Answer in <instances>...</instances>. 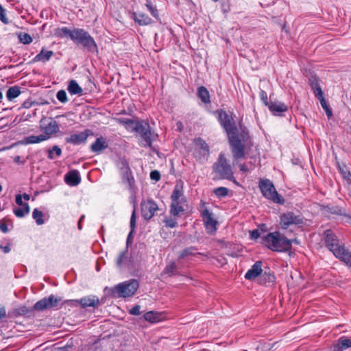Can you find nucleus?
<instances>
[{
  "instance_id": "57",
  "label": "nucleus",
  "mask_w": 351,
  "mask_h": 351,
  "mask_svg": "<svg viewBox=\"0 0 351 351\" xmlns=\"http://www.w3.org/2000/svg\"><path fill=\"white\" fill-rule=\"evenodd\" d=\"M138 288V281L133 280V295L135 294L136 291Z\"/></svg>"
},
{
  "instance_id": "4",
  "label": "nucleus",
  "mask_w": 351,
  "mask_h": 351,
  "mask_svg": "<svg viewBox=\"0 0 351 351\" xmlns=\"http://www.w3.org/2000/svg\"><path fill=\"white\" fill-rule=\"evenodd\" d=\"M71 40L76 45H80L89 52H97V45L93 38L88 32L83 29L74 28L71 35Z\"/></svg>"
},
{
  "instance_id": "5",
  "label": "nucleus",
  "mask_w": 351,
  "mask_h": 351,
  "mask_svg": "<svg viewBox=\"0 0 351 351\" xmlns=\"http://www.w3.org/2000/svg\"><path fill=\"white\" fill-rule=\"evenodd\" d=\"M133 130L136 132V137L140 138L142 145L152 146L153 134L147 121L133 117Z\"/></svg>"
},
{
  "instance_id": "47",
  "label": "nucleus",
  "mask_w": 351,
  "mask_h": 351,
  "mask_svg": "<svg viewBox=\"0 0 351 351\" xmlns=\"http://www.w3.org/2000/svg\"><path fill=\"white\" fill-rule=\"evenodd\" d=\"M150 178L156 182L159 181L160 179V172L157 170L152 171L150 173Z\"/></svg>"
},
{
  "instance_id": "59",
  "label": "nucleus",
  "mask_w": 351,
  "mask_h": 351,
  "mask_svg": "<svg viewBox=\"0 0 351 351\" xmlns=\"http://www.w3.org/2000/svg\"><path fill=\"white\" fill-rule=\"evenodd\" d=\"M32 106V102L31 101H25L23 102V104H22V106L25 108H30Z\"/></svg>"
},
{
  "instance_id": "19",
  "label": "nucleus",
  "mask_w": 351,
  "mask_h": 351,
  "mask_svg": "<svg viewBox=\"0 0 351 351\" xmlns=\"http://www.w3.org/2000/svg\"><path fill=\"white\" fill-rule=\"evenodd\" d=\"M40 129L44 132V136H47L49 138L59 131V125L56 121L51 119L49 123H40Z\"/></svg>"
},
{
  "instance_id": "30",
  "label": "nucleus",
  "mask_w": 351,
  "mask_h": 351,
  "mask_svg": "<svg viewBox=\"0 0 351 351\" xmlns=\"http://www.w3.org/2000/svg\"><path fill=\"white\" fill-rule=\"evenodd\" d=\"M48 139L47 136H44V134H40L38 136H29L26 138H25V143L26 144H34V143H38L42 141H44L45 140Z\"/></svg>"
},
{
  "instance_id": "51",
  "label": "nucleus",
  "mask_w": 351,
  "mask_h": 351,
  "mask_svg": "<svg viewBox=\"0 0 351 351\" xmlns=\"http://www.w3.org/2000/svg\"><path fill=\"white\" fill-rule=\"evenodd\" d=\"M240 171H241L243 173H247L249 171L250 168L248 167V165L246 163H243L239 165Z\"/></svg>"
},
{
  "instance_id": "52",
  "label": "nucleus",
  "mask_w": 351,
  "mask_h": 351,
  "mask_svg": "<svg viewBox=\"0 0 351 351\" xmlns=\"http://www.w3.org/2000/svg\"><path fill=\"white\" fill-rule=\"evenodd\" d=\"M15 201H16V203L19 206H23V207L24 206V204H25V203H23V200H22V195H17L16 196V200H15Z\"/></svg>"
},
{
  "instance_id": "60",
  "label": "nucleus",
  "mask_w": 351,
  "mask_h": 351,
  "mask_svg": "<svg viewBox=\"0 0 351 351\" xmlns=\"http://www.w3.org/2000/svg\"><path fill=\"white\" fill-rule=\"evenodd\" d=\"M14 161L18 164H22L23 162L21 160V157L19 156H16L14 158Z\"/></svg>"
},
{
  "instance_id": "33",
  "label": "nucleus",
  "mask_w": 351,
  "mask_h": 351,
  "mask_svg": "<svg viewBox=\"0 0 351 351\" xmlns=\"http://www.w3.org/2000/svg\"><path fill=\"white\" fill-rule=\"evenodd\" d=\"M54 34L57 37L64 38L69 37L71 39V35L73 34V30H69L66 27L61 28H57L55 29Z\"/></svg>"
},
{
  "instance_id": "1",
  "label": "nucleus",
  "mask_w": 351,
  "mask_h": 351,
  "mask_svg": "<svg viewBox=\"0 0 351 351\" xmlns=\"http://www.w3.org/2000/svg\"><path fill=\"white\" fill-rule=\"evenodd\" d=\"M219 121L227 132L233 162L246 158H253L258 154V149L245 127L234 125L232 115L224 110H219Z\"/></svg>"
},
{
  "instance_id": "21",
  "label": "nucleus",
  "mask_w": 351,
  "mask_h": 351,
  "mask_svg": "<svg viewBox=\"0 0 351 351\" xmlns=\"http://www.w3.org/2000/svg\"><path fill=\"white\" fill-rule=\"evenodd\" d=\"M262 272V262L260 261H256L245 274V278L250 280H254L258 276H260Z\"/></svg>"
},
{
  "instance_id": "58",
  "label": "nucleus",
  "mask_w": 351,
  "mask_h": 351,
  "mask_svg": "<svg viewBox=\"0 0 351 351\" xmlns=\"http://www.w3.org/2000/svg\"><path fill=\"white\" fill-rule=\"evenodd\" d=\"M6 313L4 308H0V319L5 317Z\"/></svg>"
},
{
  "instance_id": "63",
  "label": "nucleus",
  "mask_w": 351,
  "mask_h": 351,
  "mask_svg": "<svg viewBox=\"0 0 351 351\" xmlns=\"http://www.w3.org/2000/svg\"><path fill=\"white\" fill-rule=\"evenodd\" d=\"M81 223H82V222H81L80 221H78V228H79L80 230H81V229H82V225H81Z\"/></svg>"
},
{
  "instance_id": "38",
  "label": "nucleus",
  "mask_w": 351,
  "mask_h": 351,
  "mask_svg": "<svg viewBox=\"0 0 351 351\" xmlns=\"http://www.w3.org/2000/svg\"><path fill=\"white\" fill-rule=\"evenodd\" d=\"M213 192L217 197L222 198L228 195L229 190L226 187L220 186L215 189Z\"/></svg>"
},
{
  "instance_id": "17",
  "label": "nucleus",
  "mask_w": 351,
  "mask_h": 351,
  "mask_svg": "<svg viewBox=\"0 0 351 351\" xmlns=\"http://www.w3.org/2000/svg\"><path fill=\"white\" fill-rule=\"evenodd\" d=\"M202 217L207 232L213 234L217 230V221L214 219L213 214L206 208L202 212Z\"/></svg>"
},
{
  "instance_id": "35",
  "label": "nucleus",
  "mask_w": 351,
  "mask_h": 351,
  "mask_svg": "<svg viewBox=\"0 0 351 351\" xmlns=\"http://www.w3.org/2000/svg\"><path fill=\"white\" fill-rule=\"evenodd\" d=\"M197 248L195 247L191 246L189 247H186L183 250L180 255L179 259H182L188 256H195V254H202V253H197Z\"/></svg>"
},
{
  "instance_id": "39",
  "label": "nucleus",
  "mask_w": 351,
  "mask_h": 351,
  "mask_svg": "<svg viewBox=\"0 0 351 351\" xmlns=\"http://www.w3.org/2000/svg\"><path fill=\"white\" fill-rule=\"evenodd\" d=\"M32 217L36 220V222L38 225H42L45 223L43 217V213L42 211L39 210L37 208H35L32 213Z\"/></svg>"
},
{
  "instance_id": "15",
  "label": "nucleus",
  "mask_w": 351,
  "mask_h": 351,
  "mask_svg": "<svg viewBox=\"0 0 351 351\" xmlns=\"http://www.w3.org/2000/svg\"><path fill=\"white\" fill-rule=\"evenodd\" d=\"M324 243L332 253L335 252V250L339 249L343 245L330 230H327L324 232Z\"/></svg>"
},
{
  "instance_id": "32",
  "label": "nucleus",
  "mask_w": 351,
  "mask_h": 351,
  "mask_svg": "<svg viewBox=\"0 0 351 351\" xmlns=\"http://www.w3.org/2000/svg\"><path fill=\"white\" fill-rule=\"evenodd\" d=\"M20 94V88L17 86H14L8 88L6 93V97L9 101H12L16 97H17Z\"/></svg>"
},
{
  "instance_id": "44",
  "label": "nucleus",
  "mask_w": 351,
  "mask_h": 351,
  "mask_svg": "<svg viewBox=\"0 0 351 351\" xmlns=\"http://www.w3.org/2000/svg\"><path fill=\"white\" fill-rule=\"evenodd\" d=\"M115 120L120 124L125 125L127 128H132V119L130 118H115Z\"/></svg>"
},
{
  "instance_id": "2",
  "label": "nucleus",
  "mask_w": 351,
  "mask_h": 351,
  "mask_svg": "<svg viewBox=\"0 0 351 351\" xmlns=\"http://www.w3.org/2000/svg\"><path fill=\"white\" fill-rule=\"evenodd\" d=\"M262 243L274 252H287L292 247V240L288 239L279 232H270L263 237Z\"/></svg>"
},
{
  "instance_id": "28",
  "label": "nucleus",
  "mask_w": 351,
  "mask_h": 351,
  "mask_svg": "<svg viewBox=\"0 0 351 351\" xmlns=\"http://www.w3.org/2000/svg\"><path fill=\"white\" fill-rule=\"evenodd\" d=\"M67 90L71 95H82L83 93V89L79 86L77 82L74 80H72L69 82Z\"/></svg>"
},
{
  "instance_id": "3",
  "label": "nucleus",
  "mask_w": 351,
  "mask_h": 351,
  "mask_svg": "<svg viewBox=\"0 0 351 351\" xmlns=\"http://www.w3.org/2000/svg\"><path fill=\"white\" fill-rule=\"evenodd\" d=\"M214 173L218 176L219 179L232 180L237 185L239 183L234 178V172L231 165L223 154H220L216 162L213 166Z\"/></svg>"
},
{
  "instance_id": "36",
  "label": "nucleus",
  "mask_w": 351,
  "mask_h": 351,
  "mask_svg": "<svg viewBox=\"0 0 351 351\" xmlns=\"http://www.w3.org/2000/svg\"><path fill=\"white\" fill-rule=\"evenodd\" d=\"M29 206L27 204H25L22 208H16L14 209V213L17 217H23L26 214L29 213Z\"/></svg>"
},
{
  "instance_id": "64",
  "label": "nucleus",
  "mask_w": 351,
  "mask_h": 351,
  "mask_svg": "<svg viewBox=\"0 0 351 351\" xmlns=\"http://www.w3.org/2000/svg\"><path fill=\"white\" fill-rule=\"evenodd\" d=\"M84 215H82V216L80 217V220H79V221H80L82 222V221H84Z\"/></svg>"
},
{
  "instance_id": "62",
  "label": "nucleus",
  "mask_w": 351,
  "mask_h": 351,
  "mask_svg": "<svg viewBox=\"0 0 351 351\" xmlns=\"http://www.w3.org/2000/svg\"><path fill=\"white\" fill-rule=\"evenodd\" d=\"M22 197H23L25 200H29L30 198V196H29V195H28L27 193H24Z\"/></svg>"
},
{
  "instance_id": "13",
  "label": "nucleus",
  "mask_w": 351,
  "mask_h": 351,
  "mask_svg": "<svg viewBox=\"0 0 351 351\" xmlns=\"http://www.w3.org/2000/svg\"><path fill=\"white\" fill-rule=\"evenodd\" d=\"M196 148L193 155L196 160L199 162L207 159L209 156V147L207 143L202 138L195 140Z\"/></svg>"
},
{
  "instance_id": "10",
  "label": "nucleus",
  "mask_w": 351,
  "mask_h": 351,
  "mask_svg": "<svg viewBox=\"0 0 351 351\" xmlns=\"http://www.w3.org/2000/svg\"><path fill=\"white\" fill-rule=\"evenodd\" d=\"M130 228H132V217H130ZM132 243V229H130V231L129 232L127 237V247L126 249L121 252L117 259V265L119 268L121 269H124L126 268H129L131 263V258H132V254H128V247L131 245Z\"/></svg>"
},
{
  "instance_id": "41",
  "label": "nucleus",
  "mask_w": 351,
  "mask_h": 351,
  "mask_svg": "<svg viewBox=\"0 0 351 351\" xmlns=\"http://www.w3.org/2000/svg\"><path fill=\"white\" fill-rule=\"evenodd\" d=\"M18 37L19 41L24 45H28L32 42V36L27 33H21Z\"/></svg>"
},
{
  "instance_id": "40",
  "label": "nucleus",
  "mask_w": 351,
  "mask_h": 351,
  "mask_svg": "<svg viewBox=\"0 0 351 351\" xmlns=\"http://www.w3.org/2000/svg\"><path fill=\"white\" fill-rule=\"evenodd\" d=\"M177 271V265L175 262H170L165 268L164 273L171 276L176 274Z\"/></svg>"
},
{
  "instance_id": "55",
  "label": "nucleus",
  "mask_w": 351,
  "mask_h": 351,
  "mask_svg": "<svg viewBox=\"0 0 351 351\" xmlns=\"http://www.w3.org/2000/svg\"><path fill=\"white\" fill-rule=\"evenodd\" d=\"M140 306L136 305L135 306H133V315H140Z\"/></svg>"
},
{
  "instance_id": "48",
  "label": "nucleus",
  "mask_w": 351,
  "mask_h": 351,
  "mask_svg": "<svg viewBox=\"0 0 351 351\" xmlns=\"http://www.w3.org/2000/svg\"><path fill=\"white\" fill-rule=\"evenodd\" d=\"M165 226L169 228H174L177 226V222L172 219H167L165 220Z\"/></svg>"
},
{
  "instance_id": "11",
  "label": "nucleus",
  "mask_w": 351,
  "mask_h": 351,
  "mask_svg": "<svg viewBox=\"0 0 351 351\" xmlns=\"http://www.w3.org/2000/svg\"><path fill=\"white\" fill-rule=\"evenodd\" d=\"M62 300L60 297H55L53 295H50L48 298H44L38 301L34 305V309L38 311H43L46 309L57 307L59 302Z\"/></svg>"
},
{
  "instance_id": "25",
  "label": "nucleus",
  "mask_w": 351,
  "mask_h": 351,
  "mask_svg": "<svg viewBox=\"0 0 351 351\" xmlns=\"http://www.w3.org/2000/svg\"><path fill=\"white\" fill-rule=\"evenodd\" d=\"M267 107L276 115L288 110V107L281 102L271 101Z\"/></svg>"
},
{
  "instance_id": "18",
  "label": "nucleus",
  "mask_w": 351,
  "mask_h": 351,
  "mask_svg": "<svg viewBox=\"0 0 351 351\" xmlns=\"http://www.w3.org/2000/svg\"><path fill=\"white\" fill-rule=\"evenodd\" d=\"M93 132L90 130H85L77 134H73L70 137L66 138V142L73 145H79L86 142L88 136L92 135Z\"/></svg>"
},
{
  "instance_id": "34",
  "label": "nucleus",
  "mask_w": 351,
  "mask_h": 351,
  "mask_svg": "<svg viewBox=\"0 0 351 351\" xmlns=\"http://www.w3.org/2000/svg\"><path fill=\"white\" fill-rule=\"evenodd\" d=\"M274 280L275 276L273 274L265 271L261 274L258 281L261 285H267V283H273Z\"/></svg>"
},
{
  "instance_id": "14",
  "label": "nucleus",
  "mask_w": 351,
  "mask_h": 351,
  "mask_svg": "<svg viewBox=\"0 0 351 351\" xmlns=\"http://www.w3.org/2000/svg\"><path fill=\"white\" fill-rule=\"evenodd\" d=\"M141 215L146 220H149L152 218L155 212L158 209L156 203L151 199L143 200L141 204Z\"/></svg>"
},
{
  "instance_id": "8",
  "label": "nucleus",
  "mask_w": 351,
  "mask_h": 351,
  "mask_svg": "<svg viewBox=\"0 0 351 351\" xmlns=\"http://www.w3.org/2000/svg\"><path fill=\"white\" fill-rule=\"evenodd\" d=\"M132 280L119 283L114 287L105 289L108 295L114 298H127L131 295Z\"/></svg>"
},
{
  "instance_id": "22",
  "label": "nucleus",
  "mask_w": 351,
  "mask_h": 351,
  "mask_svg": "<svg viewBox=\"0 0 351 351\" xmlns=\"http://www.w3.org/2000/svg\"><path fill=\"white\" fill-rule=\"evenodd\" d=\"M65 182L70 186H77L81 182L80 173L77 170H71L64 176Z\"/></svg>"
},
{
  "instance_id": "56",
  "label": "nucleus",
  "mask_w": 351,
  "mask_h": 351,
  "mask_svg": "<svg viewBox=\"0 0 351 351\" xmlns=\"http://www.w3.org/2000/svg\"><path fill=\"white\" fill-rule=\"evenodd\" d=\"M0 249H1L4 253H8L10 252V245L3 246L0 245Z\"/></svg>"
},
{
  "instance_id": "37",
  "label": "nucleus",
  "mask_w": 351,
  "mask_h": 351,
  "mask_svg": "<svg viewBox=\"0 0 351 351\" xmlns=\"http://www.w3.org/2000/svg\"><path fill=\"white\" fill-rule=\"evenodd\" d=\"M339 170L341 174L343 176V178L346 180L348 182H351V173L346 165H338Z\"/></svg>"
},
{
  "instance_id": "50",
  "label": "nucleus",
  "mask_w": 351,
  "mask_h": 351,
  "mask_svg": "<svg viewBox=\"0 0 351 351\" xmlns=\"http://www.w3.org/2000/svg\"><path fill=\"white\" fill-rule=\"evenodd\" d=\"M0 230L3 233H7L8 232V230H9L6 223L4 221V220H1V221H0Z\"/></svg>"
},
{
  "instance_id": "43",
  "label": "nucleus",
  "mask_w": 351,
  "mask_h": 351,
  "mask_svg": "<svg viewBox=\"0 0 351 351\" xmlns=\"http://www.w3.org/2000/svg\"><path fill=\"white\" fill-rule=\"evenodd\" d=\"M56 97L58 100L62 104H65L68 101L66 93L64 90H60L58 91L56 94Z\"/></svg>"
},
{
  "instance_id": "26",
  "label": "nucleus",
  "mask_w": 351,
  "mask_h": 351,
  "mask_svg": "<svg viewBox=\"0 0 351 351\" xmlns=\"http://www.w3.org/2000/svg\"><path fill=\"white\" fill-rule=\"evenodd\" d=\"M54 55L53 51L46 50L43 48L39 53H38L33 59V62H45L50 60V58Z\"/></svg>"
},
{
  "instance_id": "49",
  "label": "nucleus",
  "mask_w": 351,
  "mask_h": 351,
  "mask_svg": "<svg viewBox=\"0 0 351 351\" xmlns=\"http://www.w3.org/2000/svg\"><path fill=\"white\" fill-rule=\"evenodd\" d=\"M260 95H261V99L263 100V101L264 102L265 106H267L269 105V102L267 101V95L266 92L264 90H261Z\"/></svg>"
},
{
  "instance_id": "42",
  "label": "nucleus",
  "mask_w": 351,
  "mask_h": 351,
  "mask_svg": "<svg viewBox=\"0 0 351 351\" xmlns=\"http://www.w3.org/2000/svg\"><path fill=\"white\" fill-rule=\"evenodd\" d=\"M319 100L321 103L322 107L324 109L328 117L330 118L332 115V110L330 108L329 106L328 105L327 101H326L325 98L324 97L319 98Z\"/></svg>"
},
{
  "instance_id": "9",
  "label": "nucleus",
  "mask_w": 351,
  "mask_h": 351,
  "mask_svg": "<svg viewBox=\"0 0 351 351\" xmlns=\"http://www.w3.org/2000/svg\"><path fill=\"white\" fill-rule=\"evenodd\" d=\"M103 303V299L100 300L96 295H88L80 300H65L63 304H67L73 306L80 305V306L83 308L88 307H93L94 308H96Z\"/></svg>"
},
{
  "instance_id": "6",
  "label": "nucleus",
  "mask_w": 351,
  "mask_h": 351,
  "mask_svg": "<svg viewBox=\"0 0 351 351\" xmlns=\"http://www.w3.org/2000/svg\"><path fill=\"white\" fill-rule=\"evenodd\" d=\"M171 208L170 213L173 216H178L184 211V205L186 200L184 197L182 189L176 185L171 195Z\"/></svg>"
},
{
  "instance_id": "20",
  "label": "nucleus",
  "mask_w": 351,
  "mask_h": 351,
  "mask_svg": "<svg viewBox=\"0 0 351 351\" xmlns=\"http://www.w3.org/2000/svg\"><path fill=\"white\" fill-rule=\"evenodd\" d=\"M334 256L343 261L348 267H351V252L342 245L339 249L335 250Z\"/></svg>"
},
{
  "instance_id": "12",
  "label": "nucleus",
  "mask_w": 351,
  "mask_h": 351,
  "mask_svg": "<svg viewBox=\"0 0 351 351\" xmlns=\"http://www.w3.org/2000/svg\"><path fill=\"white\" fill-rule=\"evenodd\" d=\"M280 219V225L282 229H287L291 225H299L303 222L300 215H296L292 212L282 214Z\"/></svg>"
},
{
  "instance_id": "61",
  "label": "nucleus",
  "mask_w": 351,
  "mask_h": 351,
  "mask_svg": "<svg viewBox=\"0 0 351 351\" xmlns=\"http://www.w3.org/2000/svg\"><path fill=\"white\" fill-rule=\"evenodd\" d=\"M48 158L49 159H53V151L52 150H49V151Z\"/></svg>"
},
{
  "instance_id": "53",
  "label": "nucleus",
  "mask_w": 351,
  "mask_h": 351,
  "mask_svg": "<svg viewBox=\"0 0 351 351\" xmlns=\"http://www.w3.org/2000/svg\"><path fill=\"white\" fill-rule=\"evenodd\" d=\"M250 237L252 239H257L260 237V232L258 230H254L250 232Z\"/></svg>"
},
{
  "instance_id": "24",
  "label": "nucleus",
  "mask_w": 351,
  "mask_h": 351,
  "mask_svg": "<svg viewBox=\"0 0 351 351\" xmlns=\"http://www.w3.org/2000/svg\"><path fill=\"white\" fill-rule=\"evenodd\" d=\"M332 347L333 351H343L351 347V339L341 337L333 343Z\"/></svg>"
},
{
  "instance_id": "7",
  "label": "nucleus",
  "mask_w": 351,
  "mask_h": 351,
  "mask_svg": "<svg viewBox=\"0 0 351 351\" xmlns=\"http://www.w3.org/2000/svg\"><path fill=\"white\" fill-rule=\"evenodd\" d=\"M259 188L263 196L274 203L280 204L285 203V199L278 193L274 185L269 180H261Z\"/></svg>"
},
{
  "instance_id": "46",
  "label": "nucleus",
  "mask_w": 351,
  "mask_h": 351,
  "mask_svg": "<svg viewBox=\"0 0 351 351\" xmlns=\"http://www.w3.org/2000/svg\"><path fill=\"white\" fill-rule=\"evenodd\" d=\"M0 21L5 25L9 24L10 21L5 16V10L1 4H0Z\"/></svg>"
},
{
  "instance_id": "29",
  "label": "nucleus",
  "mask_w": 351,
  "mask_h": 351,
  "mask_svg": "<svg viewBox=\"0 0 351 351\" xmlns=\"http://www.w3.org/2000/svg\"><path fill=\"white\" fill-rule=\"evenodd\" d=\"M133 17L136 22L141 25H147L152 22L151 18L144 14H133Z\"/></svg>"
},
{
  "instance_id": "16",
  "label": "nucleus",
  "mask_w": 351,
  "mask_h": 351,
  "mask_svg": "<svg viewBox=\"0 0 351 351\" xmlns=\"http://www.w3.org/2000/svg\"><path fill=\"white\" fill-rule=\"evenodd\" d=\"M119 165L122 184L126 189L132 191L131 171L128 164L125 161L121 160Z\"/></svg>"
},
{
  "instance_id": "27",
  "label": "nucleus",
  "mask_w": 351,
  "mask_h": 351,
  "mask_svg": "<svg viewBox=\"0 0 351 351\" xmlns=\"http://www.w3.org/2000/svg\"><path fill=\"white\" fill-rule=\"evenodd\" d=\"M144 318L146 321L151 323H156L163 319V314L156 311H149L144 314Z\"/></svg>"
},
{
  "instance_id": "45",
  "label": "nucleus",
  "mask_w": 351,
  "mask_h": 351,
  "mask_svg": "<svg viewBox=\"0 0 351 351\" xmlns=\"http://www.w3.org/2000/svg\"><path fill=\"white\" fill-rule=\"evenodd\" d=\"M312 88L313 89V93L315 97L319 99V98L324 97L323 92L321 87L317 84H315L312 86Z\"/></svg>"
},
{
  "instance_id": "54",
  "label": "nucleus",
  "mask_w": 351,
  "mask_h": 351,
  "mask_svg": "<svg viewBox=\"0 0 351 351\" xmlns=\"http://www.w3.org/2000/svg\"><path fill=\"white\" fill-rule=\"evenodd\" d=\"M52 151H53V152L54 151V152H56V154L58 156H60L61 155V154H62V150H61V149H60L58 146H57V145H54V146L53 147Z\"/></svg>"
},
{
  "instance_id": "23",
  "label": "nucleus",
  "mask_w": 351,
  "mask_h": 351,
  "mask_svg": "<svg viewBox=\"0 0 351 351\" xmlns=\"http://www.w3.org/2000/svg\"><path fill=\"white\" fill-rule=\"evenodd\" d=\"M108 143L103 137H99L90 145V150L94 153H100L108 147Z\"/></svg>"
},
{
  "instance_id": "31",
  "label": "nucleus",
  "mask_w": 351,
  "mask_h": 351,
  "mask_svg": "<svg viewBox=\"0 0 351 351\" xmlns=\"http://www.w3.org/2000/svg\"><path fill=\"white\" fill-rule=\"evenodd\" d=\"M197 94L202 102L205 104L210 102L209 92L204 86H200L198 88Z\"/></svg>"
}]
</instances>
